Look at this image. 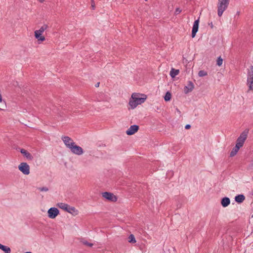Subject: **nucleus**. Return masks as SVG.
<instances>
[{
	"mask_svg": "<svg viewBox=\"0 0 253 253\" xmlns=\"http://www.w3.org/2000/svg\"><path fill=\"white\" fill-rule=\"evenodd\" d=\"M39 190L40 191L47 192V191H48V188L47 187H43L39 188Z\"/></svg>",
	"mask_w": 253,
	"mask_h": 253,
	"instance_id": "cd10ccee",
	"label": "nucleus"
},
{
	"mask_svg": "<svg viewBox=\"0 0 253 253\" xmlns=\"http://www.w3.org/2000/svg\"><path fill=\"white\" fill-rule=\"evenodd\" d=\"M217 65L219 66H220L222 65L223 63V59L221 58V57L220 56L218 58L217 60Z\"/></svg>",
	"mask_w": 253,
	"mask_h": 253,
	"instance_id": "bb28decb",
	"label": "nucleus"
},
{
	"mask_svg": "<svg viewBox=\"0 0 253 253\" xmlns=\"http://www.w3.org/2000/svg\"><path fill=\"white\" fill-rule=\"evenodd\" d=\"M146 1H147L148 0H145Z\"/></svg>",
	"mask_w": 253,
	"mask_h": 253,
	"instance_id": "e433bc0d",
	"label": "nucleus"
},
{
	"mask_svg": "<svg viewBox=\"0 0 253 253\" xmlns=\"http://www.w3.org/2000/svg\"><path fill=\"white\" fill-rule=\"evenodd\" d=\"M247 85L249 90H253V67L248 72Z\"/></svg>",
	"mask_w": 253,
	"mask_h": 253,
	"instance_id": "39448f33",
	"label": "nucleus"
},
{
	"mask_svg": "<svg viewBox=\"0 0 253 253\" xmlns=\"http://www.w3.org/2000/svg\"><path fill=\"white\" fill-rule=\"evenodd\" d=\"M91 6H92V7L93 8H94V7H95V3H94V2H92V3H91Z\"/></svg>",
	"mask_w": 253,
	"mask_h": 253,
	"instance_id": "7c9ffc66",
	"label": "nucleus"
},
{
	"mask_svg": "<svg viewBox=\"0 0 253 253\" xmlns=\"http://www.w3.org/2000/svg\"><path fill=\"white\" fill-rule=\"evenodd\" d=\"M199 19L195 21L192 30V37L194 38L196 36V33L198 32L199 28Z\"/></svg>",
	"mask_w": 253,
	"mask_h": 253,
	"instance_id": "9b49d317",
	"label": "nucleus"
},
{
	"mask_svg": "<svg viewBox=\"0 0 253 253\" xmlns=\"http://www.w3.org/2000/svg\"><path fill=\"white\" fill-rule=\"evenodd\" d=\"M99 84V83H98L96 85H95L96 87H98Z\"/></svg>",
	"mask_w": 253,
	"mask_h": 253,
	"instance_id": "473e14b6",
	"label": "nucleus"
},
{
	"mask_svg": "<svg viewBox=\"0 0 253 253\" xmlns=\"http://www.w3.org/2000/svg\"><path fill=\"white\" fill-rule=\"evenodd\" d=\"M230 203V200L229 198L224 197L221 201V204L223 207H227Z\"/></svg>",
	"mask_w": 253,
	"mask_h": 253,
	"instance_id": "dca6fc26",
	"label": "nucleus"
},
{
	"mask_svg": "<svg viewBox=\"0 0 253 253\" xmlns=\"http://www.w3.org/2000/svg\"><path fill=\"white\" fill-rule=\"evenodd\" d=\"M139 126L137 125L131 126L126 131V133L128 135H131L138 131Z\"/></svg>",
	"mask_w": 253,
	"mask_h": 253,
	"instance_id": "9d476101",
	"label": "nucleus"
},
{
	"mask_svg": "<svg viewBox=\"0 0 253 253\" xmlns=\"http://www.w3.org/2000/svg\"><path fill=\"white\" fill-rule=\"evenodd\" d=\"M181 12V10L179 8H176L175 10L174 14L175 15H178L179 13H180Z\"/></svg>",
	"mask_w": 253,
	"mask_h": 253,
	"instance_id": "c85d7f7f",
	"label": "nucleus"
},
{
	"mask_svg": "<svg viewBox=\"0 0 253 253\" xmlns=\"http://www.w3.org/2000/svg\"><path fill=\"white\" fill-rule=\"evenodd\" d=\"M171 94L170 92L168 91L166 93L164 96V99L166 101H169L171 99Z\"/></svg>",
	"mask_w": 253,
	"mask_h": 253,
	"instance_id": "b1692460",
	"label": "nucleus"
},
{
	"mask_svg": "<svg viewBox=\"0 0 253 253\" xmlns=\"http://www.w3.org/2000/svg\"><path fill=\"white\" fill-rule=\"evenodd\" d=\"M70 150L73 154L77 155H82L84 153V151L82 148L76 145L75 143L71 147Z\"/></svg>",
	"mask_w": 253,
	"mask_h": 253,
	"instance_id": "1a4fd4ad",
	"label": "nucleus"
},
{
	"mask_svg": "<svg viewBox=\"0 0 253 253\" xmlns=\"http://www.w3.org/2000/svg\"><path fill=\"white\" fill-rule=\"evenodd\" d=\"M194 86L193 84L191 82H189L187 86H186L184 88V91L185 93L187 94L188 93L192 91L194 89Z\"/></svg>",
	"mask_w": 253,
	"mask_h": 253,
	"instance_id": "ddd939ff",
	"label": "nucleus"
},
{
	"mask_svg": "<svg viewBox=\"0 0 253 253\" xmlns=\"http://www.w3.org/2000/svg\"><path fill=\"white\" fill-rule=\"evenodd\" d=\"M248 133V131H244L238 138L236 144L241 148L243 146V144L247 138Z\"/></svg>",
	"mask_w": 253,
	"mask_h": 253,
	"instance_id": "20e7f679",
	"label": "nucleus"
},
{
	"mask_svg": "<svg viewBox=\"0 0 253 253\" xmlns=\"http://www.w3.org/2000/svg\"><path fill=\"white\" fill-rule=\"evenodd\" d=\"M57 206L58 208L66 211L69 205L65 203H59L57 204Z\"/></svg>",
	"mask_w": 253,
	"mask_h": 253,
	"instance_id": "412c9836",
	"label": "nucleus"
},
{
	"mask_svg": "<svg viewBox=\"0 0 253 253\" xmlns=\"http://www.w3.org/2000/svg\"><path fill=\"white\" fill-rule=\"evenodd\" d=\"M81 243H82L83 245H85L86 246H88L91 247L93 246L92 243H89L87 240L84 239L82 238L80 240Z\"/></svg>",
	"mask_w": 253,
	"mask_h": 253,
	"instance_id": "4be33fe9",
	"label": "nucleus"
},
{
	"mask_svg": "<svg viewBox=\"0 0 253 253\" xmlns=\"http://www.w3.org/2000/svg\"><path fill=\"white\" fill-rule=\"evenodd\" d=\"M47 214L49 218L54 219L59 214V211L56 208H51L48 210Z\"/></svg>",
	"mask_w": 253,
	"mask_h": 253,
	"instance_id": "6e6552de",
	"label": "nucleus"
},
{
	"mask_svg": "<svg viewBox=\"0 0 253 253\" xmlns=\"http://www.w3.org/2000/svg\"><path fill=\"white\" fill-rule=\"evenodd\" d=\"M191 127V126L190 125H187L185 126V128L187 129H189Z\"/></svg>",
	"mask_w": 253,
	"mask_h": 253,
	"instance_id": "c756f323",
	"label": "nucleus"
},
{
	"mask_svg": "<svg viewBox=\"0 0 253 253\" xmlns=\"http://www.w3.org/2000/svg\"><path fill=\"white\" fill-rule=\"evenodd\" d=\"M147 98L145 94L133 93L129 99L128 105L130 109H134L138 105L144 103Z\"/></svg>",
	"mask_w": 253,
	"mask_h": 253,
	"instance_id": "f257e3e1",
	"label": "nucleus"
},
{
	"mask_svg": "<svg viewBox=\"0 0 253 253\" xmlns=\"http://www.w3.org/2000/svg\"><path fill=\"white\" fill-rule=\"evenodd\" d=\"M102 197L111 202H116L117 200V197L113 193L108 192H103L102 193Z\"/></svg>",
	"mask_w": 253,
	"mask_h": 253,
	"instance_id": "423d86ee",
	"label": "nucleus"
},
{
	"mask_svg": "<svg viewBox=\"0 0 253 253\" xmlns=\"http://www.w3.org/2000/svg\"><path fill=\"white\" fill-rule=\"evenodd\" d=\"M209 25L211 26V28H213V25L212 22H211V23H209Z\"/></svg>",
	"mask_w": 253,
	"mask_h": 253,
	"instance_id": "2f4dec72",
	"label": "nucleus"
},
{
	"mask_svg": "<svg viewBox=\"0 0 253 253\" xmlns=\"http://www.w3.org/2000/svg\"><path fill=\"white\" fill-rule=\"evenodd\" d=\"M66 211H67L74 216L77 215L79 213L78 211L75 207L70 206H68Z\"/></svg>",
	"mask_w": 253,
	"mask_h": 253,
	"instance_id": "4468645a",
	"label": "nucleus"
},
{
	"mask_svg": "<svg viewBox=\"0 0 253 253\" xmlns=\"http://www.w3.org/2000/svg\"><path fill=\"white\" fill-rule=\"evenodd\" d=\"M34 36L35 37L38 41H40L41 42H42L45 40V38L44 36L42 35V33H41L40 32L37 31L36 30L34 32Z\"/></svg>",
	"mask_w": 253,
	"mask_h": 253,
	"instance_id": "f8f14e48",
	"label": "nucleus"
},
{
	"mask_svg": "<svg viewBox=\"0 0 253 253\" xmlns=\"http://www.w3.org/2000/svg\"><path fill=\"white\" fill-rule=\"evenodd\" d=\"M179 73V70L172 68L170 71V75L171 78H174L176 76L178 75Z\"/></svg>",
	"mask_w": 253,
	"mask_h": 253,
	"instance_id": "a211bd4d",
	"label": "nucleus"
},
{
	"mask_svg": "<svg viewBox=\"0 0 253 253\" xmlns=\"http://www.w3.org/2000/svg\"><path fill=\"white\" fill-rule=\"evenodd\" d=\"M62 140L66 146L70 149L75 143L72 138L67 136H62Z\"/></svg>",
	"mask_w": 253,
	"mask_h": 253,
	"instance_id": "0eeeda50",
	"label": "nucleus"
},
{
	"mask_svg": "<svg viewBox=\"0 0 253 253\" xmlns=\"http://www.w3.org/2000/svg\"><path fill=\"white\" fill-rule=\"evenodd\" d=\"M48 25L46 24L43 25L39 30L37 31L43 34V33L48 28Z\"/></svg>",
	"mask_w": 253,
	"mask_h": 253,
	"instance_id": "5701e85b",
	"label": "nucleus"
},
{
	"mask_svg": "<svg viewBox=\"0 0 253 253\" xmlns=\"http://www.w3.org/2000/svg\"><path fill=\"white\" fill-rule=\"evenodd\" d=\"M207 72L204 70H200L198 73V75L199 77H204L207 76Z\"/></svg>",
	"mask_w": 253,
	"mask_h": 253,
	"instance_id": "a878e982",
	"label": "nucleus"
},
{
	"mask_svg": "<svg viewBox=\"0 0 253 253\" xmlns=\"http://www.w3.org/2000/svg\"><path fill=\"white\" fill-rule=\"evenodd\" d=\"M241 147L236 144L235 146L232 149L230 152V157H234L236 155Z\"/></svg>",
	"mask_w": 253,
	"mask_h": 253,
	"instance_id": "f3484780",
	"label": "nucleus"
},
{
	"mask_svg": "<svg viewBox=\"0 0 253 253\" xmlns=\"http://www.w3.org/2000/svg\"><path fill=\"white\" fill-rule=\"evenodd\" d=\"M229 0H218L217 4V14L220 17L223 12L227 8Z\"/></svg>",
	"mask_w": 253,
	"mask_h": 253,
	"instance_id": "f03ea898",
	"label": "nucleus"
},
{
	"mask_svg": "<svg viewBox=\"0 0 253 253\" xmlns=\"http://www.w3.org/2000/svg\"><path fill=\"white\" fill-rule=\"evenodd\" d=\"M41 2H43L44 0H39Z\"/></svg>",
	"mask_w": 253,
	"mask_h": 253,
	"instance_id": "72a5a7b5",
	"label": "nucleus"
},
{
	"mask_svg": "<svg viewBox=\"0 0 253 253\" xmlns=\"http://www.w3.org/2000/svg\"><path fill=\"white\" fill-rule=\"evenodd\" d=\"M3 110V109H2L0 108V110Z\"/></svg>",
	"mask_w": 253,
	"mask_h": 253,
	"instance_id": "c9c22d12",
	"label": "nucleus"
},
{
	"mask_svg": "<svg viewBox=\"0 0 253 253\" xmlns=\"http://www.w3.org/2000/svg\"><path fill=\"white\" fill-rule=\"evenodd\" d=\"M21 154H22L27 159L32 160L33 159L32 155L28 152L27 150L22 149L20 151Z\"/></svg>",
	"mask_w": 253,
	"mask_h": 253,
	"instance_id": "2eb2a0df",
	"label": "nucleus"
},
{
	"mask_svg": "<svg viewBox=\"0 0 253 253\" xmlns=\"http://www.w3.org/2000/svg\"><path fill=\"white\" fill-rule=\"evenodd\" d=\"M0 249L5 253H11V249L9 247L0 244Z\"/></svg>",
	"mask_w": 253,
	"mask_h": 253,
	"instance_id": "aec40b11",
	"label": "nucleus"
},
{
	"mask_svg": "<svg viewBox=\"0 0 253 253\" xmlns=\"http://www.w3.org/2000/svg\"><path fill=\"white\" fill-rule=\"evenodd\" d=\"M128 241L131 243H135L136 242V240L133 235L131 234L129 235L128 238Z\"/></svg>",
	"mask_w": 253,
	"mask_h": 253,
	"instance_id": "393cba45",
	"label": "nucleus"
},
{
	"mask_svg": "<svg viewBox=\"0 0 253 253\" xmlns=\"http://www.w3.org/2000/svg\"><path fill=\"white\" fill-rule=\"evenodd\" d=\"M18 169L23 174L29 175L30 173V167L27 163H21L18 165Z\"/></svg>",
	"mask_w": 253,
	"mask_h": 253,
	"instance_id": "7ed1b4c3",
	"label": "nucleus"
},
{
	"mask_svg": "<svg viewBox=\"0 0 253 253\" xmlns=\"http://www.w3.org/2000/svg\"><path fill=\"white\" fill-rule=\"evenodd\" d=\"M245 199V197L243 195H239L236 196L235 198L236 202L239 203H242Z\"/></svg>",
	"mask_w": 253,
	"mask_h": 253,
	"instance_id": "6ab92c4d",
	"label": "nucleus"
},
{
	"mask_svg": "<svg viewBox=\"0 0 253 253\" xmlns=\"http://www.w3.org/2000/svg\"><path fill=\"white\" fill-rule=\"evenodd\" d=\"M30 253V252H27V253Z\"/></svg>",
	"mask_w": 253,
	"mask_h": 253,
	"instance_id": "f704fd0d",
	"label": "nucleus"
}]
</instances>
